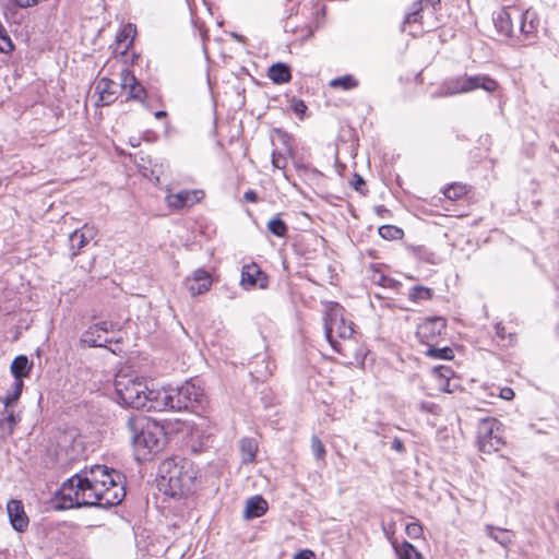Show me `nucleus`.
Returning <instances> with one entry per match:
<instances>
[{
  "mask_svg": "<svg viewBox=\"0 0 559 559\" xmlns=\"http://www.w3.org/2000/svg\"><path fill=\"white\" fill-rule=\"evenodd\" d=\"M123 475L105 465H94L67 479L58 491L60 509L111 508L124 498Z\"/></svg>",
  "mask_w": 559,
  "mask_h": 559,
  "instance_id": "f257e3e1",
  "label": "nucleus"
},
{
  "mask_svg": "<svg viewBox=\"0 0 559 559\" xmlns=\"http://www.w3.org/2000/svg\"><path fill=\"white\" fill-rule=\"evenodd\" d=\"M130 440L139 461L159 452L166 442L164 428L144 415L130 416L127 421Z\"/></svg>",
  "mask_w": 559,
  "mask_h": 559,
  "instance_id": "f03ea898",
  "label": "nucleus"
},
{
  "mask_svg": "<svg viewBox=\"0 0 559 559\" xmlns=\"http://www.w3.org/2000/svg\"><path fill=\"white\" fill-rule=\"evenodd\" d=\"M159 487L170 497L183 496L193 489L197 473L191 461L173 456L158 467Z\"/></svg>",
  "mask_w": 559,
  "mask_h": 559,
  "instance_id": "7ed1b4c3",
  "label": "nucleus"
},
{
  "mask_svg": "<svg viewBox=\"0 0 559 559\" xmlns=\"http://www.w3.org/2000/svg\"><path fill=\"white\" fill-rule=\"evenodd\" d=\"M345 309L338 304H332L324 317V333L332 348L346 356L354 324L345 319Z\"/></svg>",
  "mask_w": 559,
  "mask_h": 559,
  "instance_id": "20e7f679",
  "label": "nucleus"
},
{
  "mask_svg": "<svg viewBox=\"0 0 559 559\" xmlns=\"http://www.w3.org/2000/svg\"><path fill=\"white\" fill-rule=\"evenodd\" d=\"M176 412L189 411L197 415L203 414L207 408V396L204 389L195 380H189L180 386L171 388Z\"/></svg>",
  "mask_w": 559,
  "mask_h": 559,
  "instance_id": "39448f33",
  "label": "nucleus"
},
{
  "mask_svg": "<svg viewBox=\"0 0 559 559\" xmlns=\"http://www.w3.org/2000/svg\"><path fill=\"white\" fill-rule=\"evenodd\" d=\"M146 383L138 377L118 373L114 381L117 401L128 407L142 409L145 401Z\"/></svg>",
  "mask_w": 559,
  "mask_h": 559,
  "instance_id": "423d86ee",
  "label": "nucleus"
},
{
  "mask_svg": "<svg viewBox=\"0 0 559 559\" xmlns=\"http://www.w3.org/2000/svg\"><path fill=\"white\" fill-rule=\"evenodd\" d=\"M504 444L501 436V423L487 417L479 421L477 427V445L480 452L492 453Z\"/></svg>",
  "mask_w": 559,
  "mask_h": 559,
  "instance_id": "0eeeda50",
  "label": "nucleus"
},
{
  "mask_svg": "<svg viewBox=\"0 0 559 559\" xmlns=\"http://www.w3.org/2000/svg\"><path fill=\"white\" fill-rule=\"evenodd\" d=\"M447 331V320L443 317L425 319L417 326L416 336L420 343L431 346L438 345Z\"/></svg>",
  "mask_w": 559,
  "mask_h": 559,
  "instance_id": "6e6552de",
  "label": "nucleus"
},
{
  "mask_svg": "<svg viewBox=\"0 0 559 559\" xmlns=\"http://www.w3.org/2000/svg\"><path fill=\"white\" fill-rule=\"evenodd\" d=\"M118 328V323L112 321H99L91 325L81 336V342L90 347H103L111 343L112 338L108 336Z\"/></svg>",
  "mask_w": 559,
  "mask_h": 559,
  "instance_id": "1a4fd4ad",
  "label": "nucleus"
},
{
  "mask_svg": "<svg viewBox=\"0 0 559 559\" xmlns=\"http://www.w3.org/2000/svg\"><path fill=\"white\" fill-rule=\"evenodd\" d=\"M145 402L142 406L143 411L146 412H165L174 411V399L171 388H163L159 390H150L146 386Z\"/></svg>",
  "mask_w": 559,
  "mask_h": 559,
  "instance_id": "9d476101",
  "label": "nucleus"
},
{
  "mask_svg": "<svg viewBox=\"0 0 559 559\" xmlns=\"http://www.w3.org/2000/svg\"><path fill=\"white\" fill-rule=\"evenodd\" d=\"M528 12L522 13L515 8H502L493 16V24L499 34L504 37L513 35V19H527Z\"/></svg>",
  "mask_w": 559,
  "mask_h": 559,
  "instance_id": "9b49d317",
  "label": "nucleus"
},
{
  "mask_svg": "<svg viewBox=\"0 0 559 559\" xmlns=\"http://www.w3.org/2000/svg\"><path fill=\"white\" fill-rule=\"evenodd\" d=\"M240 284L245 289H265L269 286V277L258 264L250 263L241 269Z\"/></svg>",
  "mask_w": 559,
  "mask_h": 559,
  "instance_id": "f8f14e48",
  "label": "nucleus"
},
{
  "mask_svg": "<svg viewBox=\"0 0 559 559\" xmlns=\"http://www.w3.org/2000/svg\"><path fill=\"white\" fill-rule=\"evenodd\" d=\"M120 87L128 91V99L144 103L147 95L146 90L138 81L132 71L127 68L122 69L120 72Z\"/></svg>",
  "mask_w": 559,
  "mask_h": 559,
  "instance_id": "ddd939ff",
  "label": "nucleus"
},
{
  "mask_svg": "<svg viewBox=\"0 0 559 559\" xmlns=\"http://www.w3.org/2000/svg\"><path fill=\"white\" fill-rule=\"evenodd\" d=\"M10 524L19 532L24 533L28 528L29 519L24 510L22 501L12 499L7 504Z\"/></svg>",
  "mask_w": 559,
  "mask_h": 559,
  "instance_id": "4468645a",
  "label": "nucleus"
},
{
  "mask_svg": "<svg viewBox=\"0 0 559 559\" xmlns=\"http://www.w3.org/2000/svg\"><path fill=\"white\" fill-rule=\"evenodd\" d=\"M185 286L192 296L206 293L212 286L210 273L203 269L195 270L191 276L185 280Z\"/></svg>",
  "mask_w": 559,
  "mask_h": 559,
  "instance_id": "2eb2a0df",
  "label": "nucleus"
},
{
  "mask_svg": "<svg viewBox=\"0 0 559 559\" xmlns=\"http://www.w3.org/2000/svg\"><path fill=\"white\" fill-rule=\"evenodd\" d=\"M21 420V413L16 412L14 406H4L0 414V438L5 440L11 437Z\"/></svg>",
  "mask_w": 559,
  "mask_h": 559,
  "instance_id": "dca6fc26",
  "label": "nucleus"
},
{
  "mask_svg": "<svg viewBox=\"0 0 559 559\" xmlns=\"http://www.w3.org/2000/svg\"><path fill=\"white\" fill-rule=\"evenodd\" d=\"M204 193L201 190H182L167 197V203L170 207L182 209L186 206H192L198 203Z\"/></svg>",
  "mask_w": 559,
  "mask_h": 559,
  "instance_id": "f3484780",
  "label": "nucleus"
},
{
  "mask_svg": "<svg viewBox=\"0 0 559 559\" xmlns=\"http://www.w3.org/2000/svg\"><path fill=\"white\" fill-rule=\"evenodd\" d=\"M120 84L108 78H102L96 84V92L99 94L102 105H110L118 97Z\"/></svg>",
  "mask_w": 559,
  "mask_h": 559,
  "instance_id": "a211bd4d",
  "label": "nucleus"
},
{
  "mask_svg": "<svg viewBox=\"0 0 559 559\" xmlns=\"http://www.w3.org/2000/svg\"><path fill=\"white\" fill-rule=\"evenodd\" d=\"M32 368L33 361H31L25 355H19L13 359L10 370L14 377V381H19L28 377Z\"/></svg>",
  "mask_w": 559,
  "mask_h": 559,
  "instance_id": "6ab92c4d",
  "label": "nucleus"
},
{
  "mask_svg": "<svg viewBox=\"0 0 559 559\" xmlns=\"http://www.w3.org/2000/svg\"><path fill=\"white\" fill-rule=\"evenodd\" d=\"M267 76L275 84L288 83L292 80L290 67L283 62H276L269 68Z\"/></svg>",
  "mask_w": 559,
  "mask_h": 559,
  "instance_id": "aec40b11",
  "label": "nucleus"
},
{
  "mask_svg": "<svg viewBox=\"0 0 559 559\" xmlns=\"http://www.w3.org/2000/svg\"><path fill=\"white\" fill-rule=\"evenodd\" d=\"M465 82L468 84L469 92L476 88H483L487 92H495L498 88V82L485 74L466 76Z\"/></svg>",
  "mask_w": 559,
  "mask_h": 559,
  "instance_id": "412c9836",
  "label": "nucleus"
},
{
  "mask_svg": "<svg viewBox=\"0 0 559 559\" xmlns=\"http://www.w3.org/2000/svg\"><path fill=\"white\" fill-rule=\"evenodd\" d=\"M267 511V502L261 496H254L247 500L245 516L254 519L262 516Z\"/></svg>",
  "mask_w": 559,
  "mask_h": 559,
  "instance_id": "4be33fe9",
  "label": "nucleus"
},
{
  "mask_svg": "<svg viewBox=\"0 0 559 559\" xmlns=\"http://www.w3.org/2000/svg\"><path fill=\"white\" fill-rule=\"evenodd\" d=\"M88 228L86 226L83 229H76L69 236L70 249L72 257H75L80 253L81 249L84 248L88 239L92 237V234L87 236Z\"/></svg>",
  "mask_w": 559,
  "mask_h": 559,
  "instance_id": "5701e85b",
  "label": "nucleus"
},
{
  "mask_svg": "<svg viewBox=\"0 0 559 559\" xmlns=\"http://www.w3.org/2000/svg\"><path fill=\"white\" fill-rule=\"evenodd\" d=\"M485 531L488 537L492 538L495 542H497L503 547H507L512 543V537L510 533L504 528L495 527L492 525H486Z\"/></svg>",
  "mask_w": 559,
  "mask_h": 559,
  "instance_id": "b1692460",
  "label": "nucleus"
},
{
  "mask_svg": "<svg viewBox=\"0 0 559 559\" xmlns=\"http://www.w3.org/2000/svg\"><path fill=\"white\" fill-rule=\"evenodd\" d=\"M466 76H461L455 80H451L443 85V95H455L461 93L469 92L468 84L465 82Z\"/></svg>",
  "mask_w": 559,
  "mask_h": 559,
  "instance_id": "393cba45",
  "label": "nucleus"
},
{
  "mask_svg": "<svg viewBox=\"0 0 559 559\" xmlns=\"http://www.w3.org/2000/svg\"><path fill=\"white\" fill-rule=\"evenodd\" d=\"M23 386V380L13 381L12 390L4 396H0V402L3 404V406H14L22 394Z\"/></svg>",
  "mask_w": 559,
  "mask_h": 559,
  "instance_id": "a878e982",
  "label": "nucleus"
},
{
  "mask_svg": "<svg viewBox=\"0 0 559 559\" xmlns=\"http://www.w3.org/2000/svg\"><path fill=\"white\" fill-rule=\"evenodd\" d=\"M425 355L433 359L451 360L454 358V352L451 347H437V345L428 346Z\"/></svg>",
  "mask_w": 559,
  "mask_h": 559,
  "instance_id": "bb28decb",
  "label": "nucleus"
},
{
  "mask_svg": "<svg viewBox=\"0 0 559 559\" xmlns=\"http://www.w3.org/2000/svg\"><path fill=\"white\" fill-rule=\"evenodd\" d=\"M394 548L399 559H424L415 546L408 542H404L401 546Z\"/></svg>",
  "mask_w": 559,
  "mask_h": 559,
  "instance_id": "cd10ccee",
  "label": "nucleus"
},
{
  "mask_svg": "<svg viewBox=\"0 0 559 559\" xmlns=\"http://www.w3.org/2000/svg\"><path fill=\"white\" fill-rule=\"evenodd\" d=\"M267 230L276 237H285L288 231L286 223L277 214L267 223Z\"/></svg>",
  "mask_w": 559,
  "mask_h": 559,
  "instance_id": "c85d7f7f",
  "label": "nucleus"
},
{
  "mask_svg": "<svg viewBox=\"0 0 559 559\" xmlns=\"http://www.w3.org/2000/svg\"><path fill=\"white\" fill-rule=\"evenodd\" d=\"M240 450L242 452L245 462H253L254 461L258 447L253 439H250V438L241 439Z\"/></svg>",
  "mask_w": 559,
  "mask_h": 559,
  "instance_id": "c756f323",
  "label": "nucleus"
},
{
  "mask_svg": "<svg viewBox=\"0 0 559 559\" xmlns=\"http://www.w3.org/2000/svg\"><path fill=\"white\" fill-rule=\"evenodd\" d=\"M358 81L350 74H346L340 78H335L330 82V86L333 88H342L348 91L358 86Z\"/></svg>",
  "mask_w": 559,
  "mask_h": 559,
  "instance_id": "7c9ffc66",
  "label": "nucleus"
},
{
  "mask_svg": "<svg viewBox=\"0 0 559 559\" xmlns=\"http://www.w3.org/2000/svg\"><path fill=\"white\" fill-rule=\"evenodd\" d=\"M378 234L385 240H399L404 236L403 229L394 225L380 226Z\"/></svg>",
  "mask_w": 559,
  "mask_h": 559,
  "instance_id": "2f4dec72",
  "label": "nucleus"
},
{
  "mask_svg": "<svg viewBox=\"0 0 559 559\" xmlns=\"http://www.w3.org/2000/svg\"><path fill=\"white\" fill-rule=\"evenodd\" d=\"M467 191L468 190H467V187L465 185H462V183H459V182H454V183L449 185L443 190V194L449 200L455 201V200H459V199L463 198L467 193Z\"/></svg>",
  "mask_w": 559,
  "mask_h": 559,
  "instance_id": "473e14b6",
  "label": "nucleus"
},
{
  "mask_svg": "<svg viewBox=\"0 0 559 559\" xmlns=\"http://www.w3.org/2000/svg\"><path fill=\"white\" fill-rule=\"evenodd\" d=\"M408 297L413 301L429 300L432 297V290L425 286H414L409 289Z\"/></svg>",
  "mask_w": 559,
  "mask_h": 559,
  "instance_id": "72a5a7b5",
  "label": "nucleus"
},
{
  "mask_svg": "<svg viewBox=\"0 0 559 559\" xmlns=\"http://www.w3.org/2000/svg\"><path fill=\"white\" fill-rule=\"evenodd\" d=\"M14 45L8 35L7 29L4 28L2 22L0 21V52L1 53H10L13 51Z\"/></svg>",
  "mask_w": 559,
  "mask_h": 559,
  "instance_id": "f704fd0d",
  "label": "nucleus"
},
{
  "mask_svg": "<svg viewBox=\"0 0 559 559\" xmlns=\"http://www.w3.org/2000/svg\"><path fill=\"white\" fill-rule=\"evenodd\" d=\"M433 373L441 380L445 381L444 385L442 386L443 391L451 392L449 388V381L453 374V370L450 367L438 366L433 368Z\"/></svg>",
  "mask_w": 559,
  "mask_h": 559,
  "instance_id": "c9c22d12",
  "label": "nucleus"
},
{
  "mask_svg": "<svg viewBox=\"0 0 559 559\" xmlns=\"http://www.w3.org/2000/svg\"><path fill=\"white\" fill-rule=\"evenodd\" d=\"M311 450H312L313 455L318 460L324 459L325 453H326L325 448L318 436H312V438H311Z\"/></svg>",
  "mask_w": 559,
  "mask_h": 559,
  "instance_id": "e433bc0d",
  "label": "nucleus"
},
{
  "mask_svg": "<svg viewBox=\"0 0 559 559\" xmlns=\"http://www.w3.org/2000/svg\"><path fill=\"white\" fill-rule=\"evenodd\" d=\"M420 11H421L420 2H415L413 4V10L406 14L404 23H415V22H417L418 17H419Z\"/></svg>",
  "mask_w": 559,
  "mask_h": 559,
  "instance_id": "4c0bfd02",
  "label": "nucleus"
},
{
  "mask_svg": "<svg viewBox=\"0 0 559 559\" xmlns=\"http://www.w3.org/2000/svg\"><path fill=\"white\" fill-rule=\"evenodd\" d=\"M272 165H273L274 168L284 169V168H286L287 159H286V157L282 153L273 151V153H272Z\"/></svg>",
  "mask_w": 559,
  "mask_h": 559,
  "instance_id": "58836bf2",
  "label": "nucleus"
},
{
  "mask_svg": "<svg viewBox=\"0 0 559 559\" xmlns=\"http://www.w3.org/2000/svg\"><path fill=\"white\" fill-rule=\"evenodd\" d=\"M406 534L412 538H418L423 534V527L418 523H408L406 525Z\"/></svg>",
  "mask_w": 559,
  "mask_h": 559,
  "instance_id": "ea45409f",
  "label": "nucleus"
},
{
  "mask_svg": "<svg viewBox=\"0 0 559 559\" xmlns=\"http://www.w3.org/2000/svg\"><path fill=\"white\" fill-rule=\"evenodd\" d=\"M292 108H293L294 112L300 117L307 110V106H306L305 102L301 99H296V98H293V100H292Z\"/></svg>",
  "mask_w": 559,
  "mask_h": 559,
  "instance_id": "a19ab883",
  "label": "nucleus"
},
{
  "mask_svg": "<svg viewBox=\"0 0 559 559\" xmlns=\"http://www.w3.org/2000/svg\"><path fill=\"white\" fill-rule=\"evenodd\" d=\"M495 330H496V334L499 338L501 340H506L507 337H509L510 340V343H512L513 341V334L512 333H507L506 331V328L502 325V323H497L496 326H495Z\"/></svg>",
  "mask_w": 559,
  "mask_h": 559,
  "instance_id": "79ce46f5",
  "label": "nucleus"
},
{
  "mask_svg": "<svg viewBox=\"0 0 559 559\" xmlns=\"http://www.w3.org/2000/svg\"><path fill=\"white\" fill-rule=\"evenodd\" d=\"M520 22V32L525 34V35H528V34H532L535 29V26L533 24V22H530L528 24L526 23V19H522V20H519Z\"/></svg>",
  "mask_w": 559,
  "mask_h": 559,
  "instance_id": "37998d69",
  "label": "nucleus"
},
{
  "mask_svg": "<svg viewBox=\"0 0 559 559\" xmlns=\"http://www.w3.org/2000/svg\"><path fill=\"white\" fill-rule=\"evenodd\" d=\"M418 408L424 413L436 414L438 406L430 402H420Z\"/></svg>",
  "mask_w": 559,
  "mask_h": 559,
  "instance_id": "c03bdc74",
  "label": "nucleus"
},
{
  "mask_svg": "<svg viewBox=\"0 0 559 559\" xmlns=\"http://www.w3.org/2000/svg\"><path fill=\"white\" fill-rule=\"evenodd\" d=\"M135 33V28L133 27L132 24H128L123 31L118 35L117 37V40L120 43L122 40H124L126 38H128L129 36H131V34H134Z\"/></svg>",
  "mask_w": 559,
  "mask_h": 559,
  "instance_id": "a18cd8bd",
  "label": "nucleus"
},
{
  "mask_svg": "<svg viewBox=\"0 0 559 559\" xmlns=\"http://www.w3.org/2000/svg\"><path fill=\"white\" fill-rule=\"evenodd\" d=\"M365 186V180L361 176L355 174L354 180L352 181V187L354 190L362 192V187Z\"/></svg>",
  "mask_w": 559,
  "mask_h": 559,
  "instance_id": "49530a36",
  "label": "nucleus"
},
{
  "mask_svg": "<svg viewBox=\"0 0 559 559\" xmlns=\"http://www.w3.org/2000/svg\"><path fill=\"white\" fill-rule=\"evenodd\" d=\"M372 281L373 283L385 287L388 286V282H390L391 280L381 273H376L372 277Z\"/></svg>",
  "mask_w": 559,
  "mask_h": 559,
  "instance_id": "de8ad7c7",
  "label": "nucleus"
},
{
  "mask_svg": "<svg viewBox=\"0 0 559 559\" xmlns=\"http://www.w3.org/2000/svg\"><path fill=\"white\" fill-rule=\"evenodd\" d=\"M499 396L503 400H512L514 397V392L511 388L504 386L500 389Z\"/></svg>",
  "mask_w": 559,
  "mask_h": 559,
  "instance_id": "09e8293b",
  "label": "nucleus"
},
{
  "mask_svg": "<svg viewBox=\"0 0 559 559\" xmlns=\"http://www.w3.org/2000/svg\"><path fill=\"white\" fill-rule=\"evenodd\" d=\"M391 448L399 452V453H404L405 452V445L403 443V441L400 439V438H394L392 443H391Z\"/></svg>",
  "mask_w": 559,
  "mask_h": 559,
  "instance_id": "8fccbe9b",
  "label": "nucleus"
},
{
  "mask_svg": "<svg viewBox=\"0 0 559 559\" xmlns=\"http://www.w3.org/2000/svg\"><path fill=\"white\" fill-rule=\"evenodd\" d=\"M243 199L247 201V202H257L258 201V194L255 191L253 190H248L245 192L243 194Z\"/></svg>",
  "mask_w": 559,
  "mask_h": 559,
  "instance_id": "3c124183",
  "label": "nucleus"
},
{
  "mask_svg": "<svg viewBox=\"0 0 559 559\" xmlns=\"http://www.w3.org/2000/svg\"><path fill=\"white\" fill-rule=\"evenodd\" d=\"M311 555V551H300L297 555H295L294 559H310Z\"/></svg>",
  "mask_w": 559,
  "mask_h": 559,
  "instance_id": "603ef678",
  "label": "nucleus"
},
{
  "mask_svg": "<svg viewBox=\"0 0 559 559\" xmlns=\"http://www.w3.org/2000/svg\"><path fill=\"white\" fill-rule=\"evenodd\" d=\"M156 119H163L167 116V112L165 110H158L154 114Z\"/></svg>",
  "mask_w": 559,
  "mask_h": 559,
  "instance_id": "864d4df0",
  "label": "nucleus"
},
{
  "mask_svg": "<svg viewBox=\"0 0 559 559\" xmlns=\"http://www.w3.org/2000/svg\"><path fill=\"white\" fill-rule=\"evenodd\" d=\"M377 213L382 215L383 213H389V211L383 205H379L377 207Z\"/></svg>",
  "mask_w": 559,
  "mask_h": 559,
  "instance_id": "5fc2aeb1",
  "label": "nucleus"
},
{
  "mask_svg": "<svg viewBox=\"0 0 559 559\" xmlns=\"http://www.w3.org/2000/svg\"><path fill=\"white\" fill-rule=\"evenodd\" d=\"M130 144L132 146H138L140 144L139 139H136V138L130 139Z\"/></svg>",
  "mask_w": 559,
  "mask_h": 559,
  "instance_id": "6e6d98bb",
  "label": "nucleus"
},
{
  "mask_svg": "<svg viewBox=\"0 0 559 559\" xmlns=\"http://www.w3.org/2000/svg\"><path fill=\"white\" fill-rule=\"evenodd\" d=\"M427 1L433 7V9H436V7L440 4V0H427Z\"/></svg>",
  "mask_w": 559,
  "mask_h": 559,
  "instance_id": "4d7b16f0",
  "label": "nucleus"
},
{
  "mask_svg": "<svg viewBox=\"0 0 559 559\" xmlns=\"http://www.w3.org/2000/svg\"><path fill=\"white\" fill-rule=\"evenodd\" d=\"M132 43H133V38H131V39L129 40V44L127 45V48H128L129 46H131V45H132Z\"/></svg>",
  "mask_w": 559,
  "mask_h": 559,
  "instance_id": "13d9d810",
  "label": "nucleus"
}]
</instances>
